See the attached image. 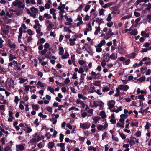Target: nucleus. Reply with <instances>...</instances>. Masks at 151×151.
Segmentation results:
<instances>
[{
  "mask_svg": "<svg viewBox=\"0 0 151 151\" xmlns=\"http://www.w3.org/2000/svg\"><path fill=\"white\" fill-rule=\"evenodd\" d=\"M65 12V11L60 10L59 13L61 19L63 17V13Z\"/></svg>",
  "mask_w": 151,
  "mask_h": 151,
  "instance_id": "obj_52",
  "label": "nucleus"
},
{
  "mask_svg": "<svg viewBox=\"0 0 151 151\" xmlns=\"http://www.w3.org/2000/svg\"><path fill=\"white\" fill-rule=\"evenodd\" d=\"M24 102L22 100L20 101V104L19 105V108L21 110H23L24 109V107L23 104H24Z\"/></svg>",
  "mask_w": 151,
  "mask_h": 151,
  "instance_id": "obj_23",
  "label": "nucleus"
},
{
  "mask_svg": "<svg viewBox=\"0 0 151 151\" xmlns=\"http://www.w3.org/2000/svg\"><path fill=\"white\" fill-rule=\"evenodd\" d=\"M136 54L134 53H132L127 55V57L129 58H134L136 56Z\"/></svg>",
  "mask_w": 151,
  "mask_h": 151,
  "instance_id": "obj_32",
  "label": "nucleus"
},
{
  "mask_svg": "<svg viewBox=\"0 0 151 151\" xmlns=\"http://www.w3.org/2000/svg\"><path fill=\"white\" fill-rule=\"evenodd\" d=\"M47 90L48 91H50L51 93L54 94V89L53 88L51 87H48L47 88Z\"/></svg>",
  "mask_w": 151,
  "mask_h": 151,
  "instance_id": "obj_57",
  "label": "nucleus"
},
{
  "mask_svg": "<svg viewBox=\"0 0 151 151\" xmlns=\"http://www.w3.org/2000/svg\"><path fill=\"white\" fill-rule=\"evenodd\" d=\"M79 109L78 108H76L75 106H72L69 109V111H70L71 110H74L75 111H78L79 110Z\"/></svg>",
  "mask_w": 151,
  "mask_h": 151,
  "instance_id": "obj_60",
  "label": "nucleus"
},
{
  "mask_svg": "<svg viewBox=\"0 0 151 151\" xmlns=\"http://www.w3.org/2000/svg\"><path fill=\"white\" fill-rule=\"evenodd\" d=\"M66 22H65V24L66 25L71 26L72 25V22H73L72 19L71 18H69L66 15L64 16Z\"/></svg>",
  "mask_w": 151,
  "mask_h": 151,
  "instance_id": "obj_6",
  "label": "nucleus"
},
{
  "mask_svg": "<svg viewBox=\"0 0 151 151\" xmlns=\"http://www.w3.org/2000/svg\"><path fill=\"white\" fill-rule=\"evenodd\" d=\"M99 115L101 116L102 119H104L107 116L105 114V113L104 111H102L100 114Z\"/></svg>",
  "mask_w": 151,
  "mask_h": 151,
  "instance_id": "obj_20",
  "label": "nucleus"
},
{
  "mask_svg": "<svg viewBox=\"0 0 151 151\" xmlns=\"http://www.w3.org/2000/svg\"><path fill=\"white\" fill-rule=\"evenodd\" d=\"M45 42V39L43 38H41L37 42V44H43Z\"/></svg>",
  "mask_w": 151,
  "mask_h": 151,
  "instance_id": "obj_42",
  "label": "nucleus"
},
{
  "mask_svg": "<svg viewBox=\"0 0 151 151\" xmlns=\"http://www.w3.org/2000/svg\"><path fill=\"white\" fill-rule=\"evenodd\" d=\"M9 61H12L14 59H16L17 57L15 55H13L12 53H11L9 55Z\"/></svg>",
  "mask_w": 151,
  "mask_h": 151,
  "instance_id": "obj_21",
  "label": "nucleus"
},
{
  "mask_svg": "<svg viewBox=\"0 0 151 151\" xmlns=\"http://www.w3.org/2000/svg\"><path fill=\"white\" fill-rule=\"evenodd\" d=\"M85 4H81L80 6L77 9V11H79L82 10V9L83 7Z\"/></svg>",
  "mask_w": 151,
  "mask_h": 151,
  "instance_id": "obj_48",
  "label": "nucleus"
},
{
  "mask_svg": "<svg viewBox=\"0 0 151 151\" xmlns=\"http://www.w3.org/2000/svg\"><path fill=\"white\" fill-rule=\"evenodd\" d=\"M141 19L140 18H138L136 19L134 22V26L135 27L137 26L138 24V23L140 22Z\"/></svg>",
  "mask_w": 151,
  "mask_h": 151,
  "instance_id": "obj_26",
  "label": "nucleus"
},
{
  "mask_svg": "<svg viewBox=\"0 0 151 151\" xmlns=\"http://www.w3.org/2000/svg\"><path fill=\"white\" fill-rule=\"evenodd\" d=\"M90 92L91 93H93L95 92L96 91L95 90V87L94 86L91 87L90 88Z\"/></svg>",
  "mask_w": 151,
  "mask_h": 151,
  "instance_id": "obj_59",
  "label": "nucleus"
},
{
  "mask_svg": "<svg viewBox=\"0 0 151 151\" xmlns=\"http://www.w3.org/2000/svg\"><path fill=\"white\" fill-rule=\"evenodd\" d=\"M137 33V31L136 29H134L132 30L130 32L131 35H136Z\"/></svg>",
  "mask_w": 151,
  "mask_h": 151,
  "instance_id": "obj_46",
  "label": "nucleus"
},
{
  "mask_svg": "<svg viewBox=\"0 0 151 151\" xmlns=\"http://www.w3.org/2000/svg\"><path fill=\"white\" fill-rule=\"evenodd\" d=\"M90 5H86L85 6L84 8V11L86 12H87L89 9L90 7Z\"/></svg>",
  "mask_w": 151,
  "mask_h": 151,
  "instance_id": "obj_54",
  "label": "nucleus"
},
{
  "mask_svg": "<svg viewBox=\"0 0 151 151\" xmlns=\"http://www.w3.org/2000/svg\"><path fill=\"white\" fill-rule=\"evenodd\" d=\"M82 143H83L85 139V137H80L78 139Z\"/></svg>",
  "mask_w": 151,
  "mask_h": 151,
  "instance_id": "obj_64",
  "label": "nucleus"
},
{
  "mask_svg": "<svg viewBox=\"0 0 151 151\" xmlns=\"http://www.w3.org/2000/svg\"><path fill=\"white\" fill-rule=\"evenodd\" d=\"M95 28L96 29V30L94 32L95 35H97L99 32H100L101 30V28L100 26H96L95 27Z\"/></svg>",
  "mask_w": 151,
  "mask_h": 151,
  "instance_id": "obj_22",
  "label": "nucleus"
},
{
  "mask_svg": "<svg viewBox=\"0 0 151 151\" xmlns=\"http://www.w3.org/2000/svg\"><path fill=\"white\" fill-rule=\"evenodd\" d=\"M109 90V88L107 86H104L102 88V91L103 92H106Z\"/></svg>",
  "mask_w": 151,
  "mask_h": 151,
  "instance_id": "obj_34",
  "label": "nucleus"
},
{
  "mask_svg": "<svg viewBox=\"0 0 151 151\" xmlns=\"http://www.w3.org/2000/svg\"><path fill=\"white\" fill-rule=\"evenodd\" d=\"M108 133L107 132H104L103 134L102 135V139H104L105 138H107L108 137Z\"/></svg>",
  "mask_w": 151,
  "mask_h": 151,
  "instance_id": "obj_50",
  "label": "nucleus"
},
{
  "mask_svg": "<svg viewBox=\"0 0 151 151\" xmlns=\"http://www.w3.org/2000/svg\"><path fill=\"white\" fill-rule=\"evenodd\" d=\"M14 14L13 13H9L8 12H7L6 14V16L8 17L9 18H11Z\"/></svg>",
  "mask_w": 151,
  "mask_h": 151,
  "instance_id": "obj_51",
  "label": "nucleus"
},
{
  "mask_svg": "<svg viewBox=\"0 0 151 151\" xmlns=\"http://www.w3.org/2000/svg\"><path fill=\"white\" fill-rule=\"evenodd\" d=\"M65 4H62L60 2L59 6L58 7V9L59 10L64 11V9L65 8Z\"/></svg>",
  "mask_w": 151,
  "mask_h": 151,
  "instance_id": "obj_15",
  "label": "nucleus"
},
{
  "mask_svg": "<svg viewBox=\"0 0 151 151\" xmlns=\"http://www.w3.org/2000/svg\"><path fill=\"white\" fill-rule=\"evenodd\" d=\"M104 105V103L100 100H96L93 101V105L92 107H96L99 106L100 107H102Z\"/></svg>",
  "mask_w": 151,
  "mask_h": 151,
  "instance_id": "obj_5",
  "label": "nucleus"
},
{
  "mask_svg": "<svg viewBox=\"0 0 151 151\" xmlns=\"http://www.w3.org/2000/svg\"><path fill=\"white\" fill-rule=\"evenodd\" d=\"M16 147L17 150L21 151L23 150L24 149V146L22 145L19 144L17 145Z\"/></svg>",
  "mask_w": 151,
  "mask_h": 151,
  "instance_id": "obj_16",
  "label": "nucleus"
},
{
  "mask_svg": "<svg viewBox=\"0 0 151 151\" xmlns=\"http://www.w3.org/2000/svg\"><path fill=\"white\" fill-rule=\"evenodd\" d=\"M33 137L30 140L31 143L33 144L43 139L44 137L43 136L41 135L39 132H36L32 135Z\"/></svg>",
  "mask_w": 151,
  "mask_h": 151,
  "instance_id": "obj_2",
  "label": "nucleus"
},
{
  "mask_svg": "<svg viewBox=\"0 0 151 151\" xmlns=\"http://www.w3.org/2000/svg\"><path fill=\"white\" fill-rule=\"evenodd\" d=\"M93 84L95 86H99L100 85V81H96Z\"/></svg>",
  "mask_w": 151,
  "mask_h": 151,
  "instance_id": "obj_63",
  "label": "nucleus"
},
{
  "mask_svg": "<svg viewBox=\"0 0 151 151\" xmlns=\"http://www.w3.org/2000/svg\"><path fill=\"white\" fill-rule=\"evenodd\" d=\"M90 124L87 122L81 123L80 124V127L83 129H86L89 128L90 126Z\"/></svg>",
  "mask_w": 151,
  "mask_h": 151,
  "instance_id": "obj_7",
  "label": "nucleus"
},
{
  "mask_svg": "<svg viewBox=\"0 0 151 151\" xmlns=\"http://www.w3.org/2000/svg\"><path fill=\"white\" fill-rule=\"evenodd\" d=\"M115 104V102L114 100H110L108 101L107 105L109 109H111L114 107Z\"/></svg>",
  "mask_w": 151,
  "mask_h": 151,
  "instance_id": "obj_11",
  "label": "nucleus"
},
{
  "mask_svg": "<svg viewBox=\"0 0 151 151\" xmlns=\"http://www.w3.org/2000/svg\"><path fill=\"white\" fill-rule=\"evenodd\" d=\"M117 58V56H116L114 53L111 54L109 57V58L113 60H115Z\"/></svg>",
  "mask_w": 151,
  "mask_h": 151,
  "instance_id": "obj_41",
  "label": "nucleus"
},
{
  "mask_svg": "<svg viewBox=\"0 0 151 151\" xmlns=\"http://www.w3.org/2000/svg\"><path fill=\"white\" fill-rule=\"evenodd\" d=\"M141 35L145 37H148L149 36V34L146 33L145 31H142L141 32Z\"/></svg>",
  "mask_w": 151,
  "mask_h": 151,
  "instance_id": "obj_31",
  "label": "nucleus"
},
{
  "mask_svg": "<svg viewBox=\"0 0 151 151\" xmlns=\"http://www.w3.org/2000/svg\"><path fill=\"white\" fill-rule=\"evenodd\" d=\"M76 40V39L74 38L73 39H70L69 41L70 42L69 45L70 46H73L75 44V41Z\"/></svg>",
  "mask_w": 151,
  "mask_h": 151,
  "instance_id": "obj_18",
  "label": "nucleus"
},
{
  "mask_svg": "<svg viewBox=\"0 0 151 151\" xmlns=\"http://www.w3.org/2000/svg\"><path fill=\"white\" fill-rule=\"evenodd\" d=\"M150 126H151V123H149L148 122H146V125L144 127L145 129H148Z\"/></svg>",
  "mask_w": 151,
  "mask_h": 151,
  "instance_id": "obj_30",
  "label": "nucleus"
},
{
  "mask_svg": "<svg viewBox=\"0 0 151 151\" xmlns=\"http://www.w3.org/2000/svg\"><path fill=\"white\" fill-rule=\"evenodd\" d=\"M78 97L80 99H81L83 100H85L86 99V98L83 96L82 94H78Z\"/></svg>",
  "mask_w": 151,
  "mask_h": 151,
  "instance_id": "obj_43",
  "label": "nucleus"
},
{
  "mask_svg": "<svg viewBox=\"0 0 151 151\" xmlns=\"http://www.w3.org/2000/svg\"><path fill=\"white\" fill-rule=\"evenodd\" d=\"M88 27L85 29L84 31V34L85 35H86L87 34V32L88 31H91L92 30V27L91 26V22H89L87 24Z\"/></svg>",
  "mask_w": 151,
  "mask_h": 151,
  "instance_id": "obj_12",
  "label": "nucleus"
},
{
  "mask_svg": "<svg viewBox=\"0 0 151 151\" xmlns=\"http://www.w3.org/2000/svg\"><path fill=\"white\" fill-rule=\"evenodd\" d=\"M13 7H17L19 10L17 11L16 14L17 16H20L23 14V9L25 7V5L23 3L22 1L19 0H15L12 3Z\"/></svg>",
  "mask_w": 151,
  "mask_h": 151,
  "instance_id": "obj_1",
  "label": "nucleus"
},
{
  "mask_svg": "<svg viewBox=\"0 0 151 151\" xmlns=\"http://www.w3.org/2000/svg\"><path fill=\"white\" fill-rule=\"evenodd\" d=\"M117 88L119 90H120L124 91H127L129 88L127 85L123 84L119 85Z\"/></svg>",
  "mask_w": 151,
  "mask_h": 151,
  "instance_id": "obj_8",
  "label": "nucleus"
},
{
  "mask_svg": "<svg viewBox=\"0 0 151 151\" xmlns=\"http://www.w3.org/2000/svg\"><path fill=\"white\" fill-rule=\"evenodd\" d=\"M27 33L30 36L33 34V32L30 29H28L27 31Z\"/></svg>",
  "mask_w": 151,
  "mask_h": 151,
  "instance_id": "obj_62",
  "label": "nucleus"
},
{
  "mask_svg": "<svg viewBox=\"0 0 151 151\" xmlns=\"http://www.w3.org/2000/svg\"><path fill=\"white\" fill-rule=\"evenodd\" d=\"M54 145V143L53 142H50L48 144V147L50 149L52 148Z\"/></svg>",
  "mask_w": 151,
  "mask_h": 151,
  "instance_id": "obj_28",
  "label": "nucleus"
},
{
  "mask_svg": "<svg viewBox=\"0 0 151 151\" xmlns=\"http://www.w3.org/2000/svg\"><path fill=\"white\" fill-rule=\"evenodd\" d=\"M23 33V28L21 27L19 29V35L18 36V40L21 39L22 38V34Z\"/></svg>",
  "mask_w": 151,
  "mask_h": 151,
  "instance_id": "obj_17",
  "label": "nucleus"
},
{
  "mask_svg": "<svg viewBox=\"0 0 151 151\" xmlns=\"http://www.w3.org/2000/svg\"><path fill=\"white\" fill-rule=\"evenodd\" d=\"M108 126V124L107 122H105L103 125H99L97 127V129L99 131H103L106 129Z\"/></svg>",
  "mask_w": 151,
  "mask_h": 151,
  "instance_id": "obj_9",
  "label": "nucleus"
},
{
  "mask_svg": "<svg viewBox=\"0 0 151 151\" xmlns=\"http://www.w3.org/2000/svg\"><path fill=\"white\" fill-rule=\"evenodd\" d=\"M30 9L32 12L37 13L38 12V9L35 8L34 7H32L30 8Z\"/></svg>",
  "mask_w": 151,
  "mask_h": 151,
  "instance_id": "obj_25",
  "label": "nucleus"
},
{
  "mask_svg": "<svg viewBox=\"0 0 151 151\" xmlns=\"http://www.w3.org/2000/svg\"><path fill=\"white\" fill-rule=\"evenodd\" d=\"M85 45L87 46L85 48L87 51L89 53H91L92 52V50L91 49V47L87 44L85 43Z\"/></svg>",
  "mask_w": 151,
  "mask_h": 151,
  "instance_id": "obj_13",
  "label": "nucleus"
},
{
  "mask_svg": "<svg viewBox=\"0 0 151 151\" xmlns=\"http://www.w3.org/2000/svg\"><path fill=\"white\" fill-rule=\"evenodd\" d=\"M62 55V59H64L67 58H68L69 57V53L67 52L66 51L65 52L64 54Z\"/></svg>",
  "mask_w": 151,
  "mask_h": 151,
  "instance_id": "obj_19",
  "label": "nucleus"
},
{
  "mask_svg": "<svg viewBox=\"0 0 151 151\" xmlns=\"http://www.w3.org/2000/svg\"><path fill=\"white\" fill-rule=\"evenodd\" d=\"M51 1L50 0H49L48 1V3H46L45 6V7L46 9H49L50 8V4H51Z\"/></svg>",
  "mask_w": 151,
  "mask_h": 151,
  "instance_id": "obj_35",
  "label": "nucleus"
},
{
  "mask_svg": "<svg viewBox=\"0 0 151 151\" xmlns=\"http://www.w3.org/2000/svg\"><path fill=\"white\" fill-rule=\"evenodd\" d=\"M131 17V16L130 15H127L126 16H124L122 17L120 19L121 20H125L126 19H129Z\"/></svg>",
  "mask_w": 151,
  "mask_h": 151,
  "instance_id": "obj_45",
  "label": "nucleus"
},
{
  "mask_svg": "<svg viewBox=\"0 0 151 151\" xmlns=\"http://www.w3.org/2000/svg\"><path fill=\"white\" fill-rule=\"evenodd\" d=\"M37 146L39 148H43L44 146V143L43 142H40L38 144Z\"/></svg>",
  "mask_w": 151,
  "mask_h": 151,
  "instance_id": "obj_33",
  "label": "nucleus"
},
{
  "mask_svg": "<svg viewBox=\"0 0 151 151\" xmlns=\"http://www.w3.org/2000/svg\"><path fill=\"white\" fill-rule=\"evenodd\" d=\"M114 35L113 32H112V30L111 28H109L107 32L105 34L102 33L101 35V36H104V38L106 40L109 39L111 36L113 35Z\"/></svg>",
  "mask_w": 151,
  "mask_h": 151,
  "instance_id": "obj_4",
  "label": "nucleus"
},
{
  "mask_svg": "<svg viewBox=\"0 0 151 151\" xmlns=\"http://www.w3.org/2000/svg\"><path fill=\"white\" fill-rule=\"evenodd\" d=\"M32 107L33 109H35L37 111L39 109V106L37 105H32Z\"/></svg>",
  "mask_w": 151,
  "mask_h": 151,
  "instance_id": "obj_58",
  "label": "nucleus"
},
{
  "mask_svg": "<svg viewBox=\"0 0 151 151\" xmlns=\"http://www.w3.org/2000/svg\"><path fill=\"white\" fill-rule=\"evenodd\" d=\"M14 81L12 79H8L5 83V86L6 88L9 90L11 89V88H14Z\"/></svg>",
  "mask_w": 151,
  "mask_h": 151,
  "instance_id": "obj_3",
  "label": "nucleus"
},
{
  "mask_svg": "<svg viewBox=\"0 0 151 151\" xmlns=\"http://www.w3.org/2000/svg\"><path fill=\"white\" fill-rule=\"evenodd\" d=\"M111 10L112 11L111 13L113 14H118L120 13V11L117 6L111 7Z\"/></svg>",
  "mask_w": 151,
  "mask_h": 151,
  "instance_id": "obj_10",
  "label": "nucleus"
},
{
  "mask_svg": "<svg viewBox=\"0 0 151 151\" xmlns=\"http://www.w3.org/2000/svg\"><path fill=\"white\" fill-rule=\"evenodd\" d=\"M20 99L17 96H16L14 97V102L16 103V105H17Z\"/></svg>",
  "mask_w": 151,
  "mask_h": 151,
  "instance_id": "obj_49",
  "label": "nucleus"
},
{
  "mask_svg": "<svg viewBox=\"0 0 151 151\" xmlns=\"http://www.w3.org/2000/svg\"><path fill=\"white\" fill-rule=\"evenodd\" d=\"M116 94L114 95V96L115 97H118L120 96V91L117 88H116Z\"/></svg>",
  "mask_w": 151,
  "mask_h": 151,
  "instance_id": "obj_40",
  "label": "nucleus"
},
{
  "mask_svg": "<svg viewBox=\"0 0 151 151\" xmlns=\"http://www.w3.org/2000/svg\"><path fill=\"white\" fill-rule=\"evenodd\" d=\"M47 52V50L44 49L41 51H39V53H40L42 55H44Z\"/></svg>",
  "mask_w": 151,
  "mask_h": 151,
  "instance_id": "obj_53",
  "label": "nucleus"
},
{
  "mask_svg": "<svg viewBox=\"0 0 151 151\" xmlns=\"http://www.w3.org/2000/svg\"><path fill=\"white\" fill-rule=\"evenodd\" d=\"M101 117L99 116H96L93 118V120L95 123H96L98 121L100 120Z\"/></svg>",
  "mask_w": 151,
  "mask_h": 151,
  "instance_id": "obj_39",
  "label": "nucleus"
},
{
  "mask_svg": "<svg viewBox=\"0 0 151 151\" xmlns=\"http://www.w3.org/2000/svg\"><path fill=\"white\" fill-rule=\"evenodd\" d=\"M129 144L131 146H132L135 144V142L134 140L132 139L129 141Z\"/></svg>",
  "mask_w": 151,
  "mask_h": 151,
  "instance_id": "obj_47",
  "label": "nucleus"
},
{
  "mask_svg": "<svg viewBox=\"0 0 151 151\" xmlns=\"http://www.w3.org/2000/svg\"><path fill=\"white\" fill-rule=\"evenodd\" d=\"M12 150L11 147L9 146H7L4 148V151H12Z\"/></svg>",
  "mask_w": 151,
  "mask_h": 151,
  "instance_id": "obj_61",
  "label": "nucleus"
},
{
  "mask_svg": "<svg viewBox=\"0 0 151 151\" xmlns=\"http://www.w3.org/2000/svg\"><path fill=\"white\" fill-rule=\"evenodd\" d=\"M18 124V122L15 121L14 123L13 124V126H14L17 130H19L20 129V128L19 127V126H16Z\"/></svg>",
  "mask_w": 151,
  "mask_h": 151,
  "instance_id": "obj_36",
  "label": "nucleus"
},
{
  "mask_svg": "<svg viewBox=\"0 0 151 151\" xmlns=\"http://www.w3.org/2000/svg\"><path fill=\"white\" fill-rule=\"evenodd\" d=\"M19 83L21 84L23 83L27 80V79H24L22 77H20L19 78Z\"/></svg>",
  "mask_w": 151,
  "mask_h": 151,
  "instance_id": "obj_37",
  "label": "nucleus"
},
{
  "mask_svg": "<svg viewBox=\"0 0 151 151\" xmlns=\"http://www.w3.org/2000/svg\"><path fill=\"white\" fill-rule=\"evenodd\" d=\"M111 14H109L108 15L107 17L106 18V20L108 22H110L111 20Z\"/></svg>",
  "mask_w": 151,
  "mask_h": 151,
  "instance_id": "obj_44",
  "label": "nucleus"
},
{
  "mask_svg": "<svg viewBox=\"0 0 151 151\" xmlns=\"http://www.w3.org/2000/svg\"><path fill=\"white\" fill-rule=\"evenodd\" d=\"M25 2L27 4H29L30 2L33 5H35L36 4V2L35 0H26Z\"/></svg>",
  "mask_w": 151,
  "mask_h": 151,
  "instance_id": "obj_24",
  "label": "nucleus"
},
{
  "mask_svg": "<svg viewBox=\"0 0 151 151\" xmlns=\"http://www.w3.org/2000/svg\"><path fill=\"white\" fill-rule=\"evenodd\" d=\"M59 54L60 55H63V54L64 50H63V48L60 46H59Z\"/></svg>",
  "mask_w": 151,
  "mask_h": 151,
  "instance_id": "obj_27",
  "label": "nucleus"
},
{
  "mask_svg": "<svg viewBox=\"0 0 151 151\" xmlns=\"http://www.w3.org/2000/svg\"><path fill=\"white\" fill-rule=\"evenodd\" d=\"M57 146L60 147L61 148H65V144L64 143H57Z\"/></svg>",
  "mask_w": 151,
  "mask_h": 151,
  "instance_id": "obj_38",
  "label": "nucleus"
},
{
  "mask_svg": "<svg viewBox=\"0 0 151 151\" xmlns=\"http://www.w3.org/2000/svg\"><path fill=\"white\" fill-rule=\"evenodd\" d=\"M96 22L98 23V24L99 26V25L102 22V19L98 18L96 19Z\"/></svg>",
  "mask_w": 151,
  "mask_h": 151,
  "instance_id": "obj_55",
  "label": "nucleus"
},
{
  "mask_svg": "<svg viewBox=\"0 0 151 151\" xmlns=\"http://www.w3.org/2000/svg\"><path fill=\"white\" fill-rule=\"evenodd\" d=\"M37 84L41 88H44L46 86L45 84L40 81H39L37 82Z\"/></svg>",
  "mask_w": 151,
  "mask_h": 151,
  "instance_id": "obj_29",
  "label": "nucleus"
},
{
  "mask_svg": "<svg viewBox=\"0 0 151 151\" xmlns=\"http://www.w3.org/2000/svg\"><path fill=\"white\" fill-rule=\"evenodd\" d=\"M118 48V52L119 53L122 54H124L125 53V50L124 48L120 46H119Z\"/></svg>",
  "mask_w": 151,
  "mask_h": 151,
  "instance_id": "obj_14",
  "label": "nucleus"
},
{
  "mask_svg": "<svg viewBox=\"0 0 151 151\" xmlns=\"http://www.w3.org/2000/svg\"><path fill=\"white\" fill-rule=\"evenodd\" d=\"M64 139V135L62 133L59 134V139L60 142H63Z\"/></svg>",
  "mask_w": 151,
  "mask_h": 151,
  "instance_id": "obj_56",
  "label": "nucleus"
}]
</instances>
